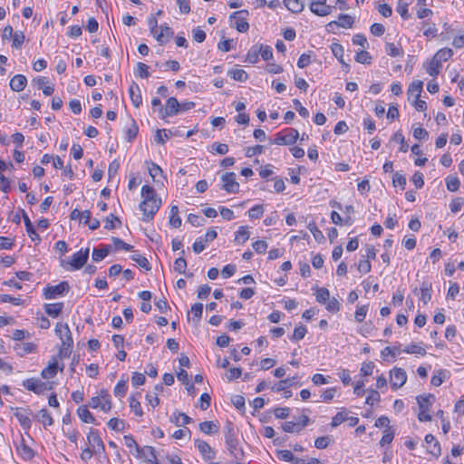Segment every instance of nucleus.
<instances>
[{
	"instance_id": "cd10ccee",
	"label": "nucleus",
	"mask_w": 464,
	"mask_h": 464,
	"mask_svg": "<svg viewBox=\"0 0 464 464\" xmlns=\"http://www.w3.org/2000/svg\"><path fill=\"white\" fill-rule=\"evenodd\" d=\"M335 24L342 28H351L353 24V18L349 14H340L338 21L331 22L328 26Z\"/></svg>"
},
{
	"instance_id": "de8ad7c7",
	"label": "nucleus",
	"mask_w": 464,
	"mask_h": 464,
	"mask_svg": "<svg viewBox=\"0 0 464 464\" xmlns=\"http://www.w3.org/2000/svg\"><path fill=\"white\" fill-rule=\"evenodd\" d=\"M402 352L405 353H411V354H420V355L426 354V350L422 346L416 344V343L409 344L402 350Z\"/></svg>"
},
{
	"instance_id": "7c9ffc66",
	"label": "nucleus",
	"mask_w": 464,
	"mask_h": 464,
	"mask_svg": "<svg viewBox=\"0 0 464 464\" xmlns=\"http://www.w3.org/2000/svg\"><path fill=\"white\" fill-rule=\"evenodd\" d=\"M169 222L172 228H179L180 227L181 218L179 216V208L177 206L171 207Z\"/></svg>"
},
{
	"instance_id": "6ab92c4d",
	"label": "nucleus",
	"mask_w": 464,
	"mask_h": 464,
	"mask_svg": "<svg viewBox=\"0 0 464 464\" xmlns=\"http://www.w3.org/2000/svg\"><path fill=\"white\" fill-rule=\"evenodd\" d=\"M112 251V246L101 245L99 247H95L92 250V258L94 262H100L104 259Z\"/></svg>"
},
{
	"instance_id": "6e6d98bb",
	"label": "nucleus",
	"mask_w": 464,
	"mask_h": 464,
	"mask_svg": "<svg viewBox=\"0 0 464 464\" xmlns=\"http://www.w3.org/2000/svg\"><path fill=\"white\" fill-rule=\"evenodd\" d=\"M148 69H149V67L147 64L140 62L137 63V67L135 70V75L139 76L142 79H147L150 76V72H149Z\"/></svg>"
},
{
	"instance_id": "c9c22d12",
	"label": "nucleus",
	"mask_w": 464,
	"mask_h": 464,
	"mask_svg": "<svg viewBox=\"0 0 464 464\" xmlns=\"http://www.w3.org/2000/svg\"><path fill=\"white\" fill-rule=\"evenodd\" d=\"M14 349L20 356H24L27 353H33L35 350V345L32 343H18Z\"/></svg>"
},
{
	"instance_id": "5fc2aeb1",
	"label": "nucleus",
	"mask_w": 464,
	"mask_h": 464,
	"mask_svg": "<svg viewBox=\"0 0 464 464\" xmlns=\"http://www.w3.org/2000/svg\"><path fill=\"white\" fill-rule=\"evenodd\" d=\"M257 46H258V50H259V54L262 56V58L265 61H268L273 58V50H272L271 46L264 45V44H259Z\"/></svg>"
},
{
	"instance_id": "f704fd0d",
	"label": "nucleus",
	"mask_w": 464,
	"mask_h": 464,
	"mask_svg": "<svg viewBox=\"0 0 464 464\" xmlns=\"http://www.w3.org/2000/svg\"><path fill=\"white\" fill-rule=\"evenodd\" d=\"M431 284L424 281L420 285V299L426 304L431 299Z\"/></svg>"
},
{
	"instance_id": "4d7b16f0",
	"label": "nucleus",
	"mask_w": 464,
	"mask_h": 464,
	"mask_svg": "<svg viewBox=\"0 0 464 464\" xmlns=\"http://www.w3.org/2000/svg\"><path fill=\"white\" fill-rule=\"evenodd\" d=\"M307 333V329L304 325H300L295 328L294 334L290 337L291 341H300L304 338Z\"/></svg>"
},
{
	"instance_id": "c03bdc74",
	"label": "nucleus",
	"mask_w": 464,
	"mask_h": 464,
	"mask_svg": "<svg viewBox=\"0 0 464 464\" xmlns=\"http://www.w3.org/2000/svg\"><path fill=\"white\" fill-rule=\"evenodd\" d=\"M348 411L346 409H343L341 411L337 412L332 419L331 426L333 428H336L343 422H344L347 419Z\"/></svg>"
},
{
	"instance_id": "c85d7f7f",
	"label": "nucleus",
	"mask_w": 464,
	"mask_h": 464,
	"mask_svg": "<svg viewBox=\"0 0 464 464\" xmlns=\"http://www.w3.org/2000/svg\"><path fill=\"white\" fill-rule=\"evenodd\" d=\"M63 308V303L44 304L45 313L51 317H57Z\"/></svg>"
},
{
	"instance_id": "a211bd4d",
	"label": "nucleus",
	"mask_w": 464,
	"mask_h": 464,
	"mask_svg": "<svg viewBox=\"0 0 464 464\" xmlns=\"http://www.w3.org/2000/svg\"><path fill=\"white\" fill-rule=\"evenodd\" d=\"M160 30L154 37L160 44H166L173 37L174 32L167 24L160 25Z\"/></svg>"
},
{
	"instance_id": "39448f33",
	"label": "nucleus",
	"mask_w": 464,
	"mask_h": 464,
	"mask_svg": "<svg viewBox=\"0 0 464 464\" xmlns=\"http://www.w3.org/2000/svg\"><path fill=\"white\" fill-rule=\"evenodd\" d=\"M298 138V130L293 128H288L276 133L273 143L276 145H292L295 143Z\"/></svg>"
},
{
	"instance_id": "1a4fd4ad",
	"label": "nucleus",
	"mask_w": 464,
	"mask_h": 464,
	"mask_svg": "<svg viewBox=\"0 0 464 464\" xmlns=\"http://www.w3.org/2000/svg\"><path fill=\"white\" fill-rule=\"evenodd\" d=\"M234 172H227L222 175V188L228 193H237L239 190V184L236 179Z\"/></svg>"
},
{
	"instance_id": "ea45409f",
	"label": "nucleus",
	"mask_w": 464,
	"mask_h": 464,
	"mask_svg": "<svg viewBox=\"0 0 464 464\" xmlns=\"http://www.w3.org/2000/svg\"><path fill=\"white\" fill-rule=\"evenodd\" d=\"M181 256L177 258L174 262V270L181 275H186V269H187V261L183 257V255L185 254L184 250H181Z\"/></svg>"
},
{
	"instance_id": "72a5a7b5",
	"label": "nucleus",
	"mask_w": 464,
	"mask_h": 464,
	"mask_svg": "<svg viewBox=\"0 0 464 464\" xmlns=\"http://www.w3.org/2000/svg\"><path fill=\"white\" fill-rule=\"evenodd\" d=\"M453 55V51L450 48L440 49L433 56L440 64L442 62H447Z\"/></svg>"
},
{
	"instance_id": "393cba45",
	"label": "nucleus",
	"mask_w": 464,
	"mask_h": 464,
	"mask_svg": "<svg viewBox=\"0 0 464 464\" xmlns=\"http://www.w3.org/2000/svg\"><path fill=\"white\" fill-rule=\"evenodd\" d=\"M423 88V82L420 80L413 81L409 88H408V99L410 100L411 97H414L415 99L420 98V93L422 92Z\"/></svg>"
},
{
	"instance_id": "79ce46f5",
	"label": "nucleus",
	"mask_w": 464,
	"mask_h": 464,
	"mask_svg": "<svg viewBox=\"0 0 464 464\" xmlns=\"http://www.w3.org/2000/svg\"><path fill=\"white\" fill-rule=\"evenodd\" d=\"M441 64L433 57L426 65V72L432 77H435L440 72Z\"/></svg>"
},
{
	"instance_id": "ddd939ff",
	"label": "nucleus",
	"mask_w": 464,
	"mask_h": 464,
	"mask_svg": "<svg viewBox=\"0 0 464 464\" xmlns=\"http://www.w3.org/2000/svg\"><path fill=\"white\" fill-rule=\"evenodd\" d=\"M407 381L406 372L401 368H394L391 372V384L393 390L401 388Z\"/></svg>"
},
{
	"instance_id": "603ef678",
	"label": "nucleus",
	"mask_w": 464,
	"mask_h": 464,
	"mask_svg": "<svg viewBox=\"0 0 464 464\" xmlns=\"http://www.w3.org/2000/svg\"><path fill=\"white\" fill-rule=\"evenodd\" d=\"M129 401H130V408L134 412V414L139 417L142 416L143 411H142V408H141L140 401L133 396H130Z\"/></svg>"
},
{
	"instance_id": "69168bd1",
	"label": "nucleus",
	"mask_w": 464,
	"mask_h": 464,
	"mask_svg": "<svg viewBox=\"0 0 464 464\" xmlns=\"http://www.w3.org/2000/svg\"><path fill=\"white\" fill-rule=\"evenodd\" d=\"M191 313L193 314V320L199 322L202 317L203 304L201 303H196L191 306Z\"/></svg>"
},
{
	"instance_id": "338daca9",
	"label": "nucleus",
	"mask_w": 464,
	"mask_h": 464,
	"mask_svg": "<svg viewBox=\"0 0 464 464\" xmlns=\"http://www.w3.org/2000/svg\"><path fill=\"white\" fill-rule=\"evenodd\" d=\"M459 180L457 177H448L446 179V186L450 191L455 192L459 188Z\"/></svg>"
},
{
	"instance_id": "58836bf2",
	"label": "nucleus",
	"mask_w": 464,
	"mask_h": 464,
	"mask_svg": "<svg viewBox=\"0 0 464 464\" xmlns=\"http://www.w3.org/2000/svg\"><path fill=\"white\" fill-rule=\"evenodd\" d=\"M98 395L102 397L103 401L102 403V411L104 412H109L111 410V401L107 390H101Z\"/></svg>"
},
{
	"instance_id": "a19ab883",
	"label": "nucleus",
	"mask_w": 464,
	"mask_h": 464,
	"mask_svg": "<svg viewBox=\"0 0 464 464\" xmlns=\"http://www.w3.org/2000/svg\"><path fill=\"white\" fill-rule=\"evenodd\" d=\"M432 400H434V396L429 394L427 396L420 395L417 397V402L420 410H427L430 411V406L432 403Z\"/></svg>"
},
{
	"instance_id": "20e7f679",
	"label": "nucleus",
	"mask_w": 464,
	"mask_h": 464,
	"mask_svg": "<svg viewBox=\"0 0 464 464\" xmlns=\"http://www.w3.org/2000/svg\"><path fill=\"white\" fill-rule=\"evenodd\" d=\"M124 442H125V445L128 447V448H135L136 449V451H137V457L138 458H141L142 457V454H144V451L145 450H148L150 452V458H148V462H155V464H159L158 463V459H157V456H156V451H155V449L151 446H145L144 448H140L136 440H134V438L131 436V435H125L124 436Z\"/></svg>"
},
{
	"instance_id": "774afa93",
	"label": "nucleus",
	"mask_w": 464,
	"mask_h": 464,
	"mask_svg": "<svg viewBox=\"0 0 464 464\" xmlns=\"http://www.w3.org/2000/svg\"><path fill=\"white\" fill-rule=\"evenodd\" d=\"M392 183L395 187L399 186L401 189H404L407 183L406 178L400 172H395L392 177Z\"/></svg>"
},
{
	"instance_id": "0e129e2a",
	"label": "nucleus",
	"mask_w": 464,
	"mask_h": 464,
	"mask_svg": "<svg viewBox=\"0 0 464 464\" xmlns=\"http://www.w3.org/2000/svg\"><path fill=\"white\" fill-rule=\"evenodd\" d=\"M392 140L401 144L400 151L407 152L409 149V145L405 142L404 136L400 131H397L393 134Z\"/></svg>"
},
{
	"instance_id": "6e6552de",
	"label": "nucleus",
	"mask_w": 464,
	"mask_h": 464,
	"mask_svg": "<svg viewBox=\"0 0 464 464\" xmlns=\"http://www.w3.org/2000/svg\"><path fill=\"white\" fill-rule=\"evenodd\" d=\"M23 386L28 391L34 392L35 394H42L45 391L53 389L51 383L42 382L41 380L35 378H28L24 380L23 382Z\"/></svg>"
},
{
	"instance_id": "473e14b6",
	"label": "nucleus",
	"mask_w": 464,
	"mask_h": 464,
	"mask_svg": "<svg viewBox=\"0 0 464 464\" xmlns=\"http://www.w3.org/2000/svg\"><path fill=\"white\" fill-rule=\"evenodd\" d=\"M57 369V362L55 359H53V362H50L47 367L43 369L41 375L44 379H51L56 375Z\"/></svg>"
},
{
	"instance_id": "680f3d73",
	"label": "nucleus",
	"mask_w": 464,
	"mask_h": 464,
	"mask_svg": "<svg viewBox=\"0 0 464 464\" xmlns=\"http://www.w3.org/2000/svg\"><path fill=\"white\" fill-rule=\"evenodd\" d=\"M355 61L362 64H370L372 63V56L366 51H360L355 55Z\"/></svg>"
},
{
	"instance_id": "f257e3e1",
	"label": "nucleus",
	"mask_w": 464,
	"mask_h": 464,
	"mask_svg": "<svg viewBox=\"0 0 464 464\" xmlns=\"http://www.w3.org/2000/svg\"><path fill=\"white\" fill-rule=\"evenodd\" d=\"M223 433L225 437V444L229 455L237 460L242 459L245 453L239 447V441L237 440L238 430L232 421H226L223 428Z\"/></svg>"
},
{
	"instance_id": "423d86ee",
	"label": "nucleus",
	"mask_w": 464,
	"mask_h": 464,
	"mask_svg": "<svg viewBox=\"0 0 464 464\" xmlns=\"http://www.w3.org/2000/svg\"><path fill=\"white\" fill-rule=\"evenodd\" d=\"M70 291V285L68 282L63 281L56 285H48L44 288L43 295L45 299H55L58 296H63Z\"/></svg>"
},
{
	"instance_id": "f8f14e48",
	"label": "nucleus",
	"mask_w": 464,
	"mask_h": 464,
	"mask_svg": "<svg viewBox=\"0 0 464 464\" xmlns=\"http://www.w3.org/2000/svg\"><path fill=\"white\" fill-rule=\"evenodd\" d=\"M326 0H311L310 10L312 13L319 16L330 14L333 7L325 4Z\"/></svg>"
},
{
	"instance_id": "052dcab7",
	"label": "nucleus",
	"mask_w": 464,
	"mask_h": 464,
	"mask_svg": "<svg viewBox=\"0 0 464 464\" xmlns=\"http://www.w3.org/2000/svg\"><path fill=\"white\" fill-rule=\"evenodd\" d=\"M112 250L116 249H123L126 251H130L132 249V246L125 243L121 239L118 237H112Z\"/></svg>"
},
{
	"instance_id": "5701e85b",
	"label": "nucleus",
	"mask_w": 464,
	"mask_h": 464,
	"mask_svg": "<svg viewBox=\"0 0 464 464\" xmlns=\"http://www.w3.org/2000/svg\"><path fill=\"white\" fill-rule=\"evenodd\" d=\"M78 417L82 421L85 423H92L98 425L96 419L93 417L92 412L88 410V406L82 405L77 409Z\"/></svg>"
},
{
	"instance_id": "f3484780",
	"label": "nucleus",
	"mask_w": 464,
	"mask_h": 464,
	"mask_svg": "<svg viewBox=\"0 0 464 464\" xmlns=\"http://www.w3.org/2000/svg\"><path fill=\"white\" fill-rule=\"evenodd\" d=\"M195 446L198 448L204 459L211 460L215 459L216 452L208 442L201 440H195Z\"/></svg>"
},
{
	"instance_id": "9b49d317",
	"label": "nucleus",
	"mask_w": 464,
	"mask_h": 464,
	"mask_svg": "<svg viewBox=\"0 0 464 464\" xmlns=\"http://www.w3.org/2000/svg\"><path fill=\"white\" fill-rule=\"evenodd\" d=\"M55 334L59 336L63 344L72 346V333L67 324L58 323L55 326Z\"/></svg>"
},
{
	"instance_id": "a878e982",
	"label": "nucleus",
	"mask_w": 464,
	"mask_h": 464,
	"mask_svg": "<svg viewBox=\"0 0 464 464\" xmlns=\"http://www.w3.org/2000/svg\"><path fill=\"white\" fill-rule=\"evenodd\" d=\"M40 422L43 423L44 427L52 426L53 424V419L51 413L46 409L40 410L34 416Z\"/></svg>"
},
{
	"instance_id": "e2e57ef3",
	"label": "nucleus",
	"mask_w": 464,
	"mask_h": 464,
	"mask_svg": "<svg viewBox=\"0 0 464 464\" xmlns=\"http://www.w3.org/2000/svg\"><path fill=\"white\" fill-rule=\"evenodd\" d=\"M25 39L24 34L22 31H16L13 34V47L19 49L24 44Z\"/></svg>"
},
{
	"instance_id": "7ed1b4c3",
	"label": "nucleus",
	"mask_w": 464,
	"mask_h": 464,
	"mask_svg": "<svg viewBox=\"0 0 464 464\" xmlns=\"http://www.w3.org/2000/svg\"><path fill=\"white\" fill-rule=\"evenodd\" d=\"M89 248H82L74 253L69 261H61V266L66 270H79L87 262L89 257Z\"/></svg>"
},
{
	"instance_id": "dca6fc26",
	"label": "nucleus",
	"mask_w": 464,
	"mask_h": 464,
	"mask_svg": "<svg viewBox=\"0 0 464 464\" xmlns=\"http://www.w3.org/2000/svg\"><path fill=\"white\" fill-rule=\"evenodd\" d=\"M180 103L174 97H170L167 100L166 107L164 110L160 109L161 117H169L176 115L179 112Z\"/></svg>"
},
{
	"instance_id": "4468645a",
	"label": "nucleus",
	"mask_w": 464,
	"mask_h": 464,
	"mask_svg": "<svg viewBox=\"0 0 464 464\" xmlns=\"http://www.w3.org/2000/svg\"><path fill=\"white\" fill-rule=\"evenodd\" d=\"M87 441L91 448L97 451H104L105 446L99 435V431L94 429H91L89 433L87 434Z\"/></svg>"
},
{
	"instance_id": "bb28decb",
	"label": "nucleus",
	"mask_w": 464,
	"mask_h": 464,
	"mask_svg": "<svg viewBox=\"0 0 464 464\" xmlns=\"http://www.w3.org/2000/svg\"><path fill=\"white\" fill-rule=\"evenodd\" d=\"M24 411H22L21 409H16L14 415L18 420L20 425L24 430H29L32 425V420L29 418V416L27 414H25Z\"/></svg>"
},
{
	"instance_id": "0eeeda50",
	"label": "nucleus",
	"mask_w": 464,
	"mask_h": 464,
	"mask_svg": "<svg viewBox=\"0 0 464 464\" xmlns=\"http://www.w3.org/2000/svg\"><path fill=\"white\" fill-rule=\"evenodd\" d=\"M310 422V418L307 415H301L298 418H296L295 420L291 421H285L282 425V429L285 432L289 433H298L300 432L304 427H306Z\"/></svg>"
},
{
	"instance_id": "e433bc0d",
	"label": "nucleus",
	"mask_w": 464,
	"mask_h": 464,
	"mask_svg": "<svg viewBox=\"0 0 464 464\" xmlns=\"http://www.w3.org/2000/svg\"><path fill=\"white\" fill-rule=\"evenodd\" d=\"M39 89H43V92L45 96H50L53 92V86L45 84L47 83V79L45 77H38L34 80Z\"/></svg>"
},
{
	"instance_id": "3c124183",
	"label": "nucleus",
	"mask_w": 464,
	"mask_h": 464,
	"mask_svg": "<svg viewBox=\"0 0 464 464\" xmlns=\"http://www.w3.org/2000/svg\"><path fill=\"white\" fill-rule=\"evenodd\" d=\"M393 438H394V431L392 430V429L391 427H388L383 431V435L380 440V445L382 447H383L386 444H390L393 440Z\"/></svg>"
},
{
	"instance_id": "bf43d9fd",
	"label": "nucleus",
	"mask_w": 464,
	"mask_h": 464,
	"mask_svg": "<svg viewBox=\"0 0 464 464\" xmlns=\"http://www.w3.org/2000/svg\"><path fill=\"white\" fill-rule=\"evenodd\" d=\"M332 441H333V440L330 436L318 437L314 440V447L319 450H323V449L327 448Z\"/></svg>"
},
{
	"instance_id": "4c0bfd02",
	"label": "nucleus",
	"mask_w": 464,
	"mask_h": 464,
	"mask_svg": "<svg viewBox=\"0 0 464 464\" xmlns=\"http://www.w3.org/2000/svg\"><path fill=\"white\" fill-rule=\"evenodd\" d=\"M199 430L205 434H214L218 430V427L213 421L206 420L199 424Z\"/></svg>"
},
{
	"instance_id": "2eb2a0df",
	"label": "nucleus",
	"mask_w": 464,
	"mask_h": 464,
	"mask_svg": "<svg viewBox=\"0 0 464 464\" xmlns=\"http://www.w3.org/2000/svg\"><path fill=\"white\" fill-rule=\"evenodd\" d=\"M16 452L24 460H31L34 457V450L26 444L23 436L20 437V441L16 444Z\"/></svg>"
},
{
	"instance_id": "13d9d810",
	"label": "nucleus",
	"mask_w": 464,
	"mask_h": 464,
	"mask_svg": "<svg viewBox=\"0 0 464 464\" xmlns=\"http://www.w3.org/2000/svg\"><path fill=\"white\" fill-rule=\"evenodd\" d=\"M107 425L110 429L121 431L124 429L125 423L124 420H120L118 418H111L108 422Z\"/></svg>"
},
{
	"instance_id": "864d4df0",
	"label": "nucleus",
	"mask_w": 464,
	"mask_h": 464,
	"mask_svg": "<svg viewBox=\"0 0 464 464\" xmlns=\"http://www.w3.org/2000/svg\"><path fill=\"white\" fill-rule=\"evenodd\" d=\"M170 135L171 131L169 130H158L155 135V141L160 144H164Z\"/></svg>"
},
{
	"instance_id": "2f4dec72",
	"label": "nucleus",
	"mask_w": 464,
	"mask_h": 464,
	"mask_svg": "<svg viewBox=\"0 0 464 464\" xmlns=\"http://www.w3.org/2000/svg\"><path fill=\"white\" fill-rule=\"evenodd\" d=\"M284 4L293 13L302 12L304 6V0H285Z\"/></svg>"
},
{
	"instance_id": "9d476101",
	"label": "nucleus",
	"mask_w": 464,
	"mask_h": 464,
	"mask_svg": "<svg viewBox=\"0 0 464 464\" xmlns=\"http://www.w3.org/2000/svg\"><path fill=\"white\" fill-rule=\"evenodd\" d=\"M247 15L246 10H240L230 14V19H235V26L240 33H246L249 29V24L246 21Z\"/></svg>"
},
{
	"instance_id": "b1692460",
	"label": "nucleus",
	"mask_w": 464,
	"mask_h": 464,
	"mask_svg": "<svg viewBox=\"0 0 464 464\" xmlns=\"http://www.w3.org/2000/svg\"><path fill=\"white\" fill-rule=\"evenodd\" d=\"M170 421L176 426H185L191 423L192 419L183 412L175 411L170 417Z\"/></svg>"
},
{
	"instance_id": "8fccbe9b",
	"label": "nucleus",
	"mask_w": 464,
	"mask_h": 464,
	"mask_svg": "<svg viewBox=\"0 0 464 464\" xmlns=\"http://www.w3.org/2000/svg\"><path fill=\"white\" fill-rule=\"evenodd\" d=\"M316 301L320 304H325L330 298V292L327 288L322 287L316 289L315 294Z\"/></svg>"
},
{
	"instance_id": "a18cd8bd",
	"label": "nucleus",
	"mask_w": 464,
	"mask_h": 464,
	"mask_svg": "<svg viewBox=\"0 0 464 464\" xmlns=\"http://www.w3.org/2000/svg\"><path fill=\"white\" fill-rule=\"evenodd\" d=\"M385 50L388 55L392 57L401 56L403 54L402 48L400 45H395L392 43H387Z\"/></svg>"
},
{
	"instance_id": "412c9836",
	"label": "nucleus",
	"mask_w": 464,
	"mask_h": 464,
	"mask_svg": "<svg viewBox=\"0 0 464 464\" xmlns=\"http://www.w3.org/2000/svg\"><path fill=\"white\" fill-rule=\"evenodd\" d=\"M10 88L14 92H21L23 91L26 84H27V79L23 74H16L10 80Z\"/></svg>"
},
{
	"instance_id": "c756f323",
	"label": "nucleus",
	"mask_w": 464,
	"mask_h": 464,
	"mask_svg": "<svg viewBox=\"0 0 464 464\" xmlns=\"http://www.w3.org/2000/svg\"><path fill=\"white\" fill-rule=\"evenodd\" d=\"M331 50L333 54L337 58V60L346 68H349V65L343 60L344 50L342 44L338 43H333L331 45Z\"/></svg>"
},
{
	"instance_id": "49530a36",
	"label": "nucleus",
	"mask_w": 464,
	"mask_h": 464,
	"mask_svg": "<svg viewBox=\"0 0 464 464\" xmlns=\"http://www.w3.org/2000/svg\"><path fill=\"white\" fill-rule=\"evenodd\" d=\"M131 260L136 262L140 267L146 269L147 271L151 269L148 259L145 256H140L138 252H134L130 256Z\"/></svg>"
},
{
	"instance_id": "09e8293b",
	"label": "nucleus",
	"mask_w": 464,
	"mask_h": 464,
	"mask_svg": "<svg viewBox=\"0 0 464 464\" xmlns=\"http://www.w3.org/2000/svg\"><path fill=\"white\" fill-rule=\"evenodd\" d=\"M121 224V221L118 218L114 217L113 215H111L110 217H107L104 219V229L106 230H112L117 229L118 225Z\"/></svg>"
},
{
	"instance_id": "37998d69",
	"label": "nucleus",
	"mask_w": 464,
	"mask_h": 464,
	"mask_svg": "<svg viewBox=\"0 0 464 464\" xmlns=\"http://www.w3.org/2000/svg\"><path fill=\"white\" fill-rule=\"evenodd\" d=\"M227 74L235 81L244 82L247 80L248 75L243 69H233L227 72Z\"/></svg>"
},
{
	"instance_id": "aec40b11",
	"label": "nucleus",
	"mask_w": 464,
	"mask_h": 464,
	"mask_svg": "<svg viewBox=\"0 0 464 464\" xmlns=\"http://www.w3.org/2000/svg\"><path fill=\"white\" fill-rule=\"evenodd\" d=\"M425 442L429 445L428 452L434 457L440 455L441 450L440 442L435 439L432 434H427L425 436Z\"/></svg>"
},
{
	"instance_id": "4be33fe9",
	"label": "nucleus",
	"mask_w": 464,
	"mask_h": 464,
	"mask_svg": "<svg viewBox=\"0 0 464 464\" xmlns=\"http://www.w3.org/2000/svg\"><path fill=\"white\" fill-rule=\"evenodd\" d=\"M129 93H130V97L131 102L134 105V107H136V108L140 107V105L142 102V98H141L140 87L136 82H132V83L130 84V86L129 88Z\"/></svg>"
},
{
	"instance_id": "f03ea898",
	"label": "nucleus",
	"mask_w": 464,
	"mask_h": 464,
	"mask_svg": "<svg viewBox=\"0 0 464 464\" xmlns=\"http://www.w3.org/2000/svg\"><path fill=\"white\" fill-rule=\"evenodd\" d=\"M141 197L142 201L140 204V209L146 218H151L159 210L161 199L157 197L155 189L149 185L142 186Z\"/></svg>"
}]
</instances>
